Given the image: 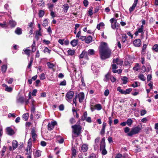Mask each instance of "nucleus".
I'll return each mask as SVG.
<instances>
[{
    "mask_svg": "<svg viewBox=\"0 0 158 158\" xmlns=\"http://www.w3.org/2000/svg\"><path fill=\"white\" fill-rule=\"evenodd\" d=\"M100 150L102 151V154L103 155H105L107 153V151L106 150V149L101 150Z\"/></svg>",
    "mask_w": 158,
    "mask_h": 158,
    "instance_id": "obj_55",
    "label": "nucleus"
},
{
    "mask_svg": "<svg viewBox=\"0 0 158 158\" xmlns=\"http://www.w3.org/2000/svg\"><path fill=\"white\" fill-rule=\"evenodd\" d=\"M93 8L92 7H91L89 10V11H88V13L89 15H92L93 14Z\"/></svg>",
    "mask_w": 158,
    "mask_h": 158,
    "instance_id": "obj_49",
    "label": "nucleus"
},
{
    "mask_svg": "<svg viewBox=\"0 0 158 158\" xmlns=\"http://www.w3.org/2000/svg\"><path fill=\"white\" fill-rule=\"evenodd\" d=\"M87 117V112H85L83 115L81 117V120L82 121H85V120Z\"/></svg>",
    "mask_w": 158,
    "mask_h": 158,
    "instance_id": "obj_16",
    "label": "nucleus"
},
{
    "mask_svg": "<svg viewBox=\"0 0 158 158\" xmlns=\"http://www.w3.org/2000/svg\"><path fill=\"white\" fill-rule=\"evenodd\" d=\"M47 64L48 68L50 69L52 68L54 66V65L53 63H51L50 62H48Z\"/></svg>",
    "mask_w": 158,
    "mask_h": 158,
    "instance_id": "obj_37",
    "label": "nucleus"
},
{
    "mask_svg": "<svg viewBox=\"0 0 158 158\" xmlns=\"http://www.w3.org/2000/svg\"><path fill=\"white\" fill-rule=\"evenodd\" d=\"M7 68V66L6 65H3L2 67V71L4 73H5L6 71Z\"/></svg>",
    "mask_w": 158,
    "mask_h": 158,
    "instance_id": "obj_34",
    "label": "nucleus"
},
{
    "mask_svg": "<svg viewBox=\"0 0 158 158\" xmlns=\"http://www.w3.org/2000/svg\"><path fill=\"white\" fill-rule=\"evenodd\" d=\"M18 146V143L17 141L15 140H13L12 142V146L13 150H14L17 148Z\"/></svg>",
    "mask_w": 158,
    "mask_h": 158,
    "instance_id": "obj_12",
    "label": "nucleus"
},
{
    "mask_svg": "<svg viewBox=\"0 0 158 158\" xmlns=\"http://www.w3.org/2000/svg\"><path fill=\"white\" fill-rule=\"evenodd\" d=\"M77 98V95H76L75 97V98H73V103L75 104V106L76 105V104L77 103V102L76 101Z\"/></svg>",
    "mask_w": 158,
    "mask_h": 158,
    "instance_id": "obj_57",
    "label": "nucleus"
},
{
    "mask_svg": "<svg viewBox=\"0 0 158 158\" xmlns=\"http://www.w3.org/2000/svg\"><path fill=\"white\" fill-rule=\"evenodd\" d=\"M15 33L18 35H20L22 33V30L19 27H17L15 31Z\"/></svg>",
    "mask_w": 158,
    "mask_h": 158,
    "instance_id": "obj_17",
    "label": "nucleus"
},
{
    "mask_svg": "<svg viewBox=\"0 0 158 158\" xmlns=\"http://www.w3.org/2000/svg\"><path fill=\"white\" fill-rule=\"evenodd\" d=\"M123 60L121 59L117 58L116 59H114L113 62V63H116L117 64L122 65L123 63Z\"/></svg>",
    "mask_w": 158,
    "mask_h": 158,
    "instance_id": "obj_9",
    "label": "nucleus"
},
{
    "mask_svg": "<svg viewBox=\"0 0 158 158\" xmlns=\"http://www.w3.org/2000/svg\"><path fill=\"white\" fill-rule=\"evenodd\" d=\"M40 78L41 80H43L45 79V74L44 73H42L40 75Z\"/></svg>",
    "mask_w": 158,
    "mask_h": 158,
    "instance_id": "obj_46",
    "label": "nucleus"
},
{
    "mask_svg": "<svg viewBox=\"0 0 158 158\" xmlns=\"http://www.w3.org/2000/svg\"><path fill=\"white\" fill-rule=\"evenodd\" d=\"M6 150V147L5 146H4L2 148V156H3L4 155V153Z\"/></svg>",
    "mask_w": 158,
    "mask_h": 158,
    "instance_id": "obj_45",
    "label": "nucleus"
},
{
    "mask_svg": "<svg viewBox=\"0 0 158 158\" xmlns=\"http://www.w3.org/2000/svg\"><path fill=\"white\" fill-rule=\"evenodd\" d=\"M77 95V98H79V101L80 103L82 102H83L85 98V95L84 93L82 92L80 93Z\"/></svg>",
    "mask_w": 158,
    "mask_h": 158,
    "instance_id": "obj_7",
    "label": "nucleus"
},
{
    "mask_svg": "<svg viewBox=\"0 0 158 158\" xmlns=\"http://www.w3.org/2000/svg\"><path fill=\"white\" fill-rule=\"evenodd\" d=\"M6 133L10 135H12L15 134L14 130L10 127H8L6 128Z\"/></svg>",
    "mask_w": 158,
    "mask_h": 158,
    "instance_id": "obj_10",
    "label": "nucleus"
},
{
    "mask_svg": "<svg viewBox=\"0 0 158 158\" xmlns=\"http://www.w3.org/2000/svg\"><path fill=\"white\" fill-rule=\"evenodd\" d=\"M142 128L139 126L133 127L131 131L128 133V135L131 136L134 134H137L140 132Z\"/></svg>",
    "mask_w": 158,
    "mask_h": 158,
    "instance_id": "obj_2",
    "label": "nucleus"
},
{
    "mask_svg": "<svg viewBox=\"0 0 158 158\" xmlns=\"http://www.w3.org/2000/svg\"><path fill=\"white\" fill-rule=\"evenodd\" d=\"M125 64L126 66H130L131 64V62L128 60L127 59L125 61Z\"/></svg>",
    "mask_w": 158,
    "mask_h": 158,
    "instance_id": "obj_44",
    "label": "nucleus"
},
{
    "mask_svg": "<svg viewBox=\"0 0 158 158\" xmlns=\"http://www.w3.org/2000/svg\"><path fill=\"white\" fill-rule=\"evenodd\" d=\"M127 36L126 35L123 36L122 37V41L123 43H124L125 41L126 40Z\"/></svg>",
    "mask_w": 158,
    "mask_h": 158,
    "instance_id": "obj_63",
    "label": "nucleus"
},
{
    "mask_svg": "<svg viewBox=\"0 0 158 158\" xmlns=\"http://www.w3.org/2000/svg\"><path fill=\"white\" fill-rule=\"evenodd\" d=\"M92 38L91 36H89L87 38L86 37V39L85 42L86 43L89 44L92 41Z\"/></svg>",
    "mask_w": 158,
    "mask_h": 158,
    "instance_id": "obj_15",
    "label": "nucleus"
},
{
    "mask_svg": "<svg viewBox=\"0 0 158 158\" xmlns=\"http://www.w3.org/2000/svg\"><path fill=\"white\" fill-rule=\"evenodd\" d=\"M110 79L111 81L114 82L116 81V79L114 77H111Z\"/></svg>",
    "mask_w": 158,
    "mask_h": 158,
    "instance_id": "obj_60",
    "label": "nucleus"
},
{
    "mask_svg": "<svg viewBox=\"0 0 158 158\" xmlns=\"http://www.w3.org/2000/svg\"><path fill=\"white\" fill-rule=\"evenodd\" d=\"M110 75L108 73L106 74L104 78V81L106 82L108 81L110 79Z\"/></svg>",
    "mask_w": 158,
    "mask_h": 158,
    "instance_id": "obj_26",
    "label": "nucleus"
},
{
    "mask_svg": "<svg viewBox=\"0 0 158 158\" xmlns=\"http://www.w3.org/2000/svg\"><path fill=\"white\" fill-rule=\"evenodd\" d=\"M66 84V81L65 80H64L63 81L61 82L59 84L60 85H65Z\"/></svg>",
    "mask_w": 158,
    "mask_h": 158,
    "instance_id": "obj_51",
    "label": "nucleus"
},
{
    "mask_svg": "<svg viewBox=\"0 0 158 158\" xmlns=\"http://www.w3.org/2000/svg\"><path fill=\"white\" fill-rule=\"evenodd\" d=\"M110 21L111 24V28L113 29H116V19L114 18H112L110 20Z\"/></svg>",
    "mask_w": 158,
    "mask_h": 158,
    "instance_id": "obj_6",
    "label": "nucleus"
},
{
    "mask_svg": "<svg viewBox=\"0 0 158 158\" xmlns=\"http://www.w3.org/2000/svg\"><path fill=\"white\" fill-rule=\"evenodd\" d=\"M139 78L142 81H144L146 80V78L142 74H139L138 76Z\"/></svg>",
    "mask_w": 158,
    "mask_h": 158,
    "instance_id": "obj_28",
    "label": "nucleus"
},
{
    "mask_svg": "<svg viewBox=\"0 0 158 158\" xmlns=\"http://www.w3.org/2000/svg\"><path fill=\"white\" fill-rule=\"evenodd\" d=\"M48 19H45V20H44L43 21V23L42 24V25L44 27L46 26L48 23Z\"/></svg>",
    "mask_w": 158,
    "mask_h": 158,
    "instance_id": "obj_41",
    "label": "nucleus"
},
{
    "mask_svg": "<svg viewBox=\"0 0 158 158\" xmlns=\"http://www.w3.org/2000/svg\"><path fill=\"white\" fill-rule=\"evenodd\" d=\"M33 58L32 57H31L30 59V62L28 64V65L27 66V68L30 69L31 68L32 64L33 61Z\"/></svg>",
    "mask_w": 158,
    "mask_h": 158,
    "instance_id": "obj_32",
    "label": "nucleus"
},
{
    "mask_svg": "<svg viewBox=\"0 0 158 158\" xmlns=\"http://www.w3.org/2000/svg\"><path fill=\"white\" fill-rule=\"evenodd\" d=\"M147 47V45H146V44H143V46L142 48V52H141V53H142V54H144L145 53V50L146 49V48Z\"/></svg>",
    "mask_w": 158,
    "mask_h": 158,
    "instance_id": "obj_31",
    "label": "nucleus"
},
{
    "mask_svg": "<svg viewBox=\"0 0 158 158\" xmlns=\"http://www.w3.org/2000/svg\"><path fill=\"white\" fill-rule=\"evenodd\" d=\"M24 101V99L23 97H21L17 99V102L18 103H23Z\"/></svg>",
    "mask_w": 158,
    "mask_h": 158,
    "instance_id": "obj_23",
    "label": "nucleus"
},
{
    "mask_svg": "<svg viewBox=\"0 0 158 158\" xmlns=\"http://www.w3.org/2000/svg\"><path fill=\"white\" fill-rule=\"evenodd\" d=\"M136 7V6L132 5V6L131 7H130L129 8V11L130 12H131L133 11L135 9V7Z\"/></svg>",
    "mask_w": 158,
    "mask_h": 158,
    "instance_id": "obj_50",
    "label": "nucleus"
},
{
    "mask_svg": "<svg viewBox=\"0 0 158 158\" xmlns=\"http://www.w3.org/2000/svg\"><path fill=\"white\" fill-rule=\"evenodd\" d=\"M95 109L98 110H100L102 109L101 105L100 104H98L95 105L94 106Z\"/></svg>",
    "mask_w": 158,
    "mask_h": 158,
    "instance_id": "obj_27",
    "label": "nucleus"
},
{
    "mask_svg": "<svg viewBox=\"0 0 158 158\" xmlns=\"http://www.w3.org/2000/svg\"><path fill=\"white\" fill-rule=\"evenodd\" d=\"M86 53V55H93L94 53V51L93 49H90L89 50L88 52Z\"/></svg>",
    "mask_w": 158,
    "mask_h": 158,
    "instance_id": "obj_22",
    "label": "nucleus"
},
{
    "mask_svg": "<svg viewBox=\"0 0 158 158\" xmlns=\"http://www.w3.org/2000/svg\"><path fill=\"white\" fill-rule=\"evenodd\" d=\"M5 90L8 92H11L12 90V88L10 87H7L5 88Z\"/></svg>",
    "mask_w": 158,
    "mask_h": 158,
    "instance_id": "obj_43",
    "label": "nucleus"
},
{
    "mask_svg": "<svg viewBox=\"0 0 158 158\" xmlns=\"http://www.w3.org/2000/svg\"><path fill=\"white\" fill-rule=\"evenodd\" d=\"M132 121L131 118L128 119L126 122L128 126H131L132 123Z\"/></svg>",
    "mask_w": 158,
    "mask_h": 158,
    "instance_id": "obj_35",
    "label": "nucleus"
},
{
    "mask_svg": "<svg viewBox=\"0 0 158 158\" xmlns=\"http://www.w3.org/2000/svg\"><path fill=\"white\" fill-rule=\"evenodd\" d=\"M140 69V67L139 64H137L133 68V69L136 71H138Z\"/></svg>",
    "mask_w": 158,
    "mask_h": 158,
    "instance_id": "obj_39",
    "label": "nucleus"
},
{
    "mask_svg": "<svg viewBox=\"0 0 158 158\" xmlns=\"http://www.w3.org/2000/svg\"><path fill=\"white\" fill-rule=\"evenodd\" d=\"M9 24L11 27H13L16 25V23L15 21L11 20L9 21Z\"/></svg>",
    "mask_w": 158,
    "mask_h": 158,
    "instance_id": "obj_21",
    "label": "nucleus"
},
{
    "mask_svg": "<svg viewBox=\"0 0 158 158\" xmlns=\"http://www.w3.org/2000/svg\"><path fill=\"white\" fill-rule=\"evenodd\" d=\"M147 113V111L145 110H142L140 111V115H144Z\"/></svg>",
    "mask_w": 158,
    "mask_h": 158,
    "instance_id": "obj_47",
    "label": "nucleus"
},
{
    "mask_svg": "<svg viewBox=\"0 0 158 158\" xmlns=\"http://www.w3.org/2000/svg\"><path fill=\"white\" fill-rule=\"evenodd\" d=\"M31 134L32 135V138L33 139V141H35L37 137V135L35 133L34 129H32L31 131Z\"/></svg>",
    "mask_w": 158,
    "mask_h": 158,
    "instance_id": "obj_13",
    "label": "nucleus"
},
{
    "mask_svg": "<svg viewBox=\"0 0 158 158\" xmlns=\"http://www.w3.org/2000/svg\"><path fill=\"white\" fill-rule=\"evenodd\" d=\"M69 122L71 124H73L75 122V120L74 118H72L70 119Z\"/></svg>",
    "mask_w": 158,
    "mask_h": 158,
    "instance_id": "obj_61",
    "label": "nucleus"
},
{
    "mask_svg": "<svg viewBox=\"0 0 158 158\" xmlns=\"http://www.w3.org/2000/svg\"><path fill=\"white\" fill-rule=\"evenodd\" d=\"M64 7V11L65 13H67L68 10L69 8V6L68 4L66 3L64 4L63 6Z\"/></svg>",
    "mask_w": 158,
    "mask_h": 158,
    "instance_id": "obj_20",
    "label": "nucleus"
},
{
    "mask_svg": "<svg viewBox=\"0 0 158 158\" xmlns=\"http://www.w3.org/2000/svg\"><path fill=\"white\" fill-rule=\"evenodd\" d=\"M64 106L63 105L61 104L59 106V109L60 110H64Z\"/></svg>",
    "mask_w": 158,
    "mask_h": 158,
    "instance_id": "obj_64",
    "label": "nucleus"
},
{
    "mask_svg": "<svg viewBox=\"0 0 158 158\" xmlns=\"http://www.w3.org/2000/svg\"><path fill=\"white\" fill-rule=\"evenodd\" d=\"M121 79L123 81V84H126L127 82V78L126 77H124L121 78Z\"/></svg>",
    "mask_w": 158,
    "mask_h": 158,
    "instance_id": "obj_29",
    "label": "nucleus"
},
{
    "mask_svg": "<svg viewBox=\"0 0 158 158\" xmlns=\"http://www.w3.org/2000/svg\"><path fill=\"white\" fill-rule=\"evenodd\" d=\"M132 90V89L129 88L128 89H126V90L124 91L123 94H128L131 92Z\"/></svg>",
    "mask_w": 158,
    "mask_h": 158,
    "instance_id": "obj_40",
    "label": "nucleus"
},
{
    "mask_svg": "<svg viewBox=\"0 0 158 158\" xmlns=\"http://www.w3.org/2000/svg\"><path fill=\"white\" fill-rule=\"evenodd\" d=\"M18 149H21L22 148L23 146V143H20L19 145H18Z\"/></svg>",
    "mask_w": 158,
    "mask_h": 158,
    "instance_id": "obj_53",
    "label": "nucleus"
},
{
    "mask_svg": "<svg viewBox=\"0 0 158 158\" xmlns=\"http://www.w3.org/2000/svg\"><path fill=\"white\" fill-rule=\"evenodd\" d=\"M41 152L40 150L36 151L34 153V155L35 157H38L41 155Z\"/></svg>",
    "mask_w": 158,
    "mask_h": 158,
    "instance_id": "obj_19",
    "label": "nucleus"
},
{
    "mask_svg": "<svg viewBox=\"0 0 158 158\" xmlns=\"http://www.w3.org/2000/svg\"><path fill=\"white\" fill-rule=\"evenodd\" d=\"M56 124L57 123L56 121L52 122L50 123H49L48 125V130L50 131L52 130Z\"/></svg>",
    "mask_w": 158,
    "mask_h": 158,
    "instance_id": "obj_8",
    "label": "nucleus"
},
{
    "mask_svg": "<svg viewBox=\"0 0 158 158\" xmlns=\"http://www.w3.org/2000/svg\"><path fill=\"white\" fill-rule=\"evenodd\" d=\"M109 93V91L108 89H107L105 90L104 92V95L106 96H107Z\"/></svg>",
    "mask_w": 158,
    "mask_h": 158,
    "instance_id": "obj_58",
    "label": "nucleus"
},
{
    "mask_svg": "<svg viewBox=\"0 0 158 158\" xmlns=\"http://www.w3.org/2000/svg\"><path fill=\"white\" fill-rule=\"evenodd\" d=\"M96 155L95 154L93 153L91 154L88 157V158H96Z\"/></svg>",
    "mask_w": 158,
    "mask_h": 158,
    "instance_id": "obj_52",
    "label": "nucleus"
},
{
    "mask_svg": "<svg viewBox=\"0 0 158 158\" xmlns=\"http://www.w3.org/2000/svg\"><path fill=\"white\" fill-rule=\"evenodd\" d=\"M76 155V151L75 149H73L72 150V155L74 157Z\"/></svg>",
    "mask_w": 158,
    "mask_h": 158,
    "instance_id": "obj_54",
    "label": "nucleus"
},
{
    "mask_svg": "<svg viewBox=\"0 0 158 158\" xmlns=\"http://www.w3.org/2000/svg\"><path fill=\"white\" fill-rule=\"evenodd\" d=\"M78 40H73L71 42V44L73 47H75L78 44Z\"/></svg>",
    "mask_w": 158,
    "mask_h": 158,
    "instance_id": "obj_18",
    "label": "nucleus"
},
{
    "mask_svg": "<svg viewBox=\"0 0 158 158\" xmlns=\"http://www.w3.org/2000/svg\"><path fill=\"white\" fill-rule=\"evenodd\" d=\"M73 129V132L77 135H79L81 133V127L79 125H75L72 126Z\"/></svg>",
    "mask_w": 158,
    "mask_h": 158,
    "instance_id": "obj_3",
    "label": "nucleus"
},
{
    "mask_svg": "<svg viewBox=\"0 0 158 158\" xmlns=\"http://www.w3.org/2000/svg\"><path fill=\"white\" fill-rule=\"evenodd\" d=\"M29 114L28 113L23 114V118L24 120L27 121L29 117Z\"/></svg>",
    "mask_w": 158,
    "mask_h": 158,
    "instance_id": "obj_24",
    "label": "nucleus"
},
{
    "mask_svg": "<svg viewBox=\"0 0 158 158\" xmlns=\"http://www.w3.org/2000/svg\"><path fill=\"white\" fill-rule=\"evenodd\" d=\"M141 41L140 39H136L134 41L133 44L135 46L139 47L141 45Z\"/></svg>",
    "mask_w": 158,
    "mask_h": 158,
    "instance_id": "obj_11",
    "label": "nucleus"
},
{
    "mask_svg": "<svg viewBox=\"0 0 158 158\" xmlns=\"http://www.w3.org/2000/svg\"><path fill=\"white\" fill-rule=\"evenodd\" d=\"M68 53L69 55L72 56L74 54L75 51L73 50L69 49L68 51Z\"/></svg>",
    "mask_w": 158,
    "mask_h": 158,
    "instance_id": "obj_30",
    "label": "nucleus"
},
{
    "mask_svg": "<svg viewBox=\"0 0 158 158\" xmlns=\"http://www.w3.org/2000/svg\"><path fill=\"white\" fill-rule=\"evenodd\" d=\"M44 12L42 10H40L39 11V15L40 17H42L44 15Z\"/></svg>",
    "mask_w": 158,
    "mask_h": 158,
    "instance_id": "obj_38",
    "label": "nucleus"
},
{
    "mask_svg": "<svg viewBox=\"0 0 158 158\" xmlns=\"http://www.w3.org/2000/svg\"><path fill=\"white\" fill-rule=\"evenodd\" d=\"M23 51H24L25 54L28 56V57L29 56L31 52V50L30 49L26 48L23 50Z\"/></svg>",
    "mask_w": 158,
    "mask_h": 158,
    "instance_id": "obj_25",
    "label": "nucleus"
},
{
    "mask_svg": "<svg viewBox=\"0 0 158 158\" xmlns=\"http://www.w3.org/2000/svg\"><path fill=\"white\" fill-rule=\"evenodd\" d=\"M35 35H37L38 36H41L42 35V34L40 31H36L35 32Z\"/></svg>",
    "mask_w": 158,
    "mask_h": 158,
    "instance_id": "obj_59",
    "label": "nucleus"
},
{
    "mask_svg": "<svg viewBox=\"0 0 158 158\" xmlns=\"http://www.w3.org/2000/svg\"><path fill=\"white\" fill-rule=\"evenodd\" d=\"M152 49L156 52H158V45L156 44L152 47Z\"/></svg>",
    "mask_w": 158,
    "mask_h": 158,
    "instance_id": "obj_36",
    "label": "nucleus"
},
{
    "mask_svg": "<svg viewBox=\"0 0 158 158\" xmlns=\"http://www.w3.org/2000/svg\"><path fill=\"white\" fill-rule=\"evenodd\" d=\"M86 54V52L85 51H83L81 53L80 55V58H83Z\"/></svg>",
    "mask_w": 158,
    "mask_h": 158,
    "instance_id": "obj_42",
    "label": "nucleus"
},
{
    "mask_svg": "<svg viewBox=\"0 0 158 158\" xmlns=\"http://www.w3.org/2000/svg\"><path fill=\"white\" fill-rule=\"evenodd\" d=\"M74 93L73 91H70L68 92L66 94V100L69 102L71 101V99L74 95Z\"/></svg>",
    "mask_w": 158,
    "mask_h": 158,
    "instance_id": "obj_4",
    "label": "nucleus"
},
{
    "mask_svg": "<svg viewBox=\"0 0 158 158\" xmlns=\"http://www.w3.org/2000/svg\"><path fill=\"white\" fill-rule=\"evenodd\" d=\"M99 51L100 57L102 60H105L110 56L111 50L108 48L106 43L103 42L101 43Z\"/></svg>",
    "mask_w": 158,
    "mask_h": 158,
    "instance_id": "obj_1",
    "label": "nucleus"
},
{
    "mask_svg": "<svg viewBox=\"0 0 158 158\" xmlns=\"http://www.w3.org/2000/svg\"><path fill=\"white\" fill-rule=\"evenodd\" d=\"M37 92V90L36 89H34L32 92V95L33 96H36V94Z\"/></svg>",
    "mask_w": 158,
    "mask_h": 158,
    "instance_id": "obj_62",
    "label": "nucleus"
},
{
    "mask_svg": "<svg viewBox=\"0 0 158 158\" xmlns=\"http://www.w3.org/2000/svg\"><path fill=\"white\" fill-rule=\"evenodd\" d=\"M88 148L87 145L86 144H83L81 147V149L83 152H86Z\"/></svg>",
    "mask_w": 158,
    "mask_h": 158,
    "instance_id": "obj_14",
    "label": "nucleus"
},
{
    "mask_svg": "<svg viewBox=\"0 0 158 158\" xmlns=\"http://www.w3.org/2000/svg\"><path fill=\"white\" fill-rule=\"evenodd\" d=\"M31 139L30 138L28 140L27 146L26 149V151L27 152H28L29 153H31Z\"/></svg>",
    "mask_w": 158,
    "mask_h": 158,
    "instance_id": "obj_5",
    "label": "nucleus"
},
{
    "mask_svg": "<svg viewBox=\"0 0 158 158\" xmlns=\"http://www.w3.org/2000/svg\"><path fill=\"white\" fill-rule=\"evenodd\" d=\"M51 50L49 49L47 47H46L44 50V53L48 52V53H50Z\"/></svg>",
    "mask_w": 158,
    "mask_h": 158,
    "instance_id": "obj_48",
    "label": "nucleus"
},
{
    "mask_svg": "<svg viewBox=\"0 0 158 158\" xmlns=\"http://www.w3.org/2000/svg\"><path fill=\"white\" fill-rule=\"evenodd\" d=\"M105 142H102L100 145V150L103 149H105Z\"/></svg>",
    "mask_w": 158,
    "mask_h": 158,
    "instance_id": "obj_33",
    "label": "nucleus"
},
{
    "mask_svg": "<svg viewBox=\"0 0 158 158\" xmlns=\"http://www.w3.org/2000/svg\"><path fill=\"white\" fill-rule=\"evenodd\" d=\"M86 122L90 123L92 122L91 119V117H87V118L85 120Z\"/></svg>",
    "mask_w": 158,
    "mask_h": 158,
    "instance_id": "obj_56",
    "label": "nucleus"
}]
</instances>
